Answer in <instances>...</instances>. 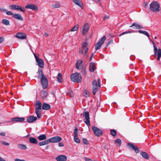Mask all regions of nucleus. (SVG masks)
<instances>
[{
    "label": "nucleus",
    "mask_w": 161,
    "mask_h": 161,
    "mask_svg": "<svg viewBox=\"0 0 161 161\" xmlns=\"http://www.w3.org/2000/svg\"><path fill=\"white\" fill-rule=\"evenodd\" d=\"M70 77L71 80L73 82L77 83H80L81 81V76L80 74L79 73H75L72 74Z\"/></svg>",
    "instance_id": "f257e3e1"
},
{
    "label": "nucleus",
    "mask_w": 161,
    "mask_h": 161,
    "mask_svg": "<svg viewBox=\"0 0 161 161\" xmlns=\"http://www.w3.org/2000/svg\"><path fill=\"white\" fill-rule=\"evenodd\" d=\"M150 8L153 12H157L160 10L159 4L157 2H153L150 5Z\"/></svg>",
    "instance_id": "f03ea898"
},
{
    "label": "nucleus",
    "mask_w": 161,
    "mask_h": 161,
    "mask_svg": "<svg viewBox=\"0 0 161 161\" xmlns=\"http://www.w3.org/2000/svg\"><path fill=\"white\" fill-rule=\"evenodd\" d=\"M92 130L96 136H100L102 135L103 132L102 130L98 128L93 126L92 127Z\"/></svg>",
    "instance_id": "7ed1b4c3"
},
{
    "label": "nucleus",
    "mask_w": 161,
    "mask_h": 161,
    "mask_svg": "<svg viewBox=\"0 0 161 161\" xmlns=\"http://www.w3.org/2000/svg\"><path fill=\"white\" fill-rule=\"evenodd\" d=\"M41 79V82L44 89L47 88L48 85V81L47 78L46 76H43Z\"/></svg>",
    "instance_id": "20e7f679"
},
{
    "label": "nucleus",
    "mask_w": 161,
    "mask_h": 161,
    "mask_svg": "<svg viewBox=\"0 0 161 161\" xmlns=\"http://www.w3.org/2000/svg\"><path fill=\"white\" fill-rule=\"evenodd\" d=\"M9 8L10 9L14 10H19L21 12H25V10L24 8H21L20 6L17 5H12L9 6Z\"/></svg>",
    "instance_id": "39448f33"
},
{
    "label": "nucleus",
    "mask_w": 161,
    "mask_h": 161,
    "mask_svg": "<svg viewBox=\"0 0 161 161\" xmlns=\"http://www.w3.org/2000/svg\"><path fill=\"white\" fill-rule=\"evenodd\" d=\"M88 43L86 42H84L82 44V48L79 51L80 54H82L83 53V51L85 52L84 55H85L86 53L87 52L88 48Z\"/></svg>",
    "instance_id": "423d86ee"
},
{
    "label": "nucleus",
    "mask_w": 161,
    "mask_h": 161,
    "mask_svg": "<svg viewBox=\"0 0 161 161\" xmlns=\"http://www.w3.org/2000/svg\"><path fill=\"white\" fill-rule=\"evenodd\" d=\"M89 29L88 24L86 23L82 27L81 32L82 35H85L88 32Z\"/></svg>",
    "instance_id": "0eeeda50"
},
{
    "label": "nucleus",
    "mask_w": 161,
    "mask_h": 161,
    "mask_svg": "<svg viewBox=\"0 0 161 161\" xmlns=\"http://www.w3.org/2000/svg\"><path fill=\"white\" fill-rule=\"evenodd\" d=\"M34 55L36 58V61L38 63V65L40 67H43L44 66V62L43 60L42 59L39 58L34 53Z\"/></svg>",
    "instance_id": "6e6552de"
},
{
    "label": "nucleus",
    "mask_w": 161,
    "mask_h": 161,
    "mask_svg": "<svg viewBox=\"0 0 161 161\" xmlns=\"http://www.w3.org/2000/svg\"><path fill=\"white\" fill-rule=\"evenodd\" d=\"M62 139V138L59 136H56L49 139V140L50 143H56L60 142Z\"/></svg>",
    "instance_id": "1a4fd4ad"
},
{
    "label": "nucleus",
    "mask_w": 161,
    "mask_h": 161,
    "mask_svg": "<svg viewBox=\"0 0 161 161\" xmlns=\"http://www.w3.org/2000/svg\"><path fill=\"white\" fill-rule=\"evenodd\" d=\"M92 92L94 95H95L96 93L98 91V85L96 80H94L92 82Z\"/></svg>",
    "instance_id": "9d476101"
},
{
    "label": "nucleus",
    "mask_w": 161,
    "mask_h": 161,
    "mask_svg": "<svg viewBox=\"0 0 161 161\" xmlns=\"http://www.w3.org/2000/svg\"><path fill=\"white\" fill-rule=\"evenodd\" d=\"M127 145L130 148H132L135 150L136 153H139L140 152V151L136 145L130 143H127Z\"/></svg>",
    "instance_id": "9b49d317"
},
{
    "label": "nucleus",
    "mask_w": 161,
    "mask_h": 161,
    "mask_svg": "<svg viewBox=\"0 0 161 161\" xmlns=\"http://www.w3.org/2000/svg\"><path fill=\"white\" fill-rule=\"evenodd\" d=\"M83 116L85 117V118L86 121H85V123L88 126L90 125V118L89 116V113L87 111H86L83 114Z\"/></svg>",
    "instance_id": "f8f14e48"
},
{
    "label": "nucleus",
    "mask_w": 161,
    "mask_h": 161,
    "mask_svg": "<svg viewBox=\"0 0 161 161\" xmlns=\"http://www.w3.org/2000/svg\"><path fill=\"white\" fill-rule=\"evenodd\" d=\"M18 39L21 40H24L26 39V35L25 33L22 32L18 33L15 36Z\"/></svg>",
    "instance_id": "ddd939ff"
},
{
    "label": "nucleus",
    "mask_w": 161,
    "mask_h": 161,
    "mask_svg": "<svg viewBox=\"0 0 161 161\" xmlns=\"http://www.w3.org/2000/svg\"><path fill=\"white\" fill-rule=\"evenodd\" d=\"M57 161H66L67 160L66 156L64 155H60L55 158Z\"/></svg>",
    "instance_id": "4468645a"
},
{
    "label": "nucleus",
    "mask_w": 161,
    "mask_h": 161,
    "mask_svg": "<svg viewBox=\"0 0 161 161\" xmlns=\"http://www.w3.org/2000/svg\"><path fill=\"white\" fill-rule=\"evenodd\" d=\"M11 120L13 122H22L25 120V119L24 117H16L12 118Z\"/></svg>",
    "instance_id": "2eb2a0df"
},
{
    "label": "nucleus",
    "mask_w": 161,
    "mask_h": 161,
    "mask_svg": "<svg viewBox=\"0 0 161 161\" xmlns=\"http://www.w3.org/2000/svg\"><path fill=\"white\" fill-rule=\"evenodd\" d=\"M25 8L31 9L37 11L38 10V8L35 5L32 4H28L25 6Z\"/></svg>",
    "instance_id": "dca6fc26"
},
{
    "label": "nucleus",
    "mask_w": 161,
    "mask_h": 161,
    "mask_svg": "<svg viewBox=\"0 0 161 161\" xmlns=\"http://www.w3.org/2000/svg\"><path fill=\"white\" fill-rule=\"evenodd\" d=\"M37 119V118L34 116H30L27 119V121L29 123H31L36 121Z\"/></svg>",
    "instance_id": "f3484780"
},
{
    "label": "nucleus",
    "mask_w": 161,
    "mask_h": 161,
    "mask_svg": "<svg viewBox=\"0 0 161 161\" xmlns=\"http://www.w3.org/2000/svg\"><path fill=\"white\" fill-rule=\"evenodd\" d=\"M154 51V54L155 57L157 56L158 57L157 58V60L158 61H159L160 60V58L161 57V49L160 48H158V50L157 49V50H156Z\"/></svg>",
    "instance_id": "a211bd4d"
},
{
    "label": "nucleus",
    "mask_w": 161,
    "mask_h": 161,
    "mask_svg": "<svg viewBox=\"0 0 161 161\" xmlns=\"http://www.w3.org/2000/svg\"><path fill=\"white\" fill-rule=\"evenodd\" d=\"M104 41H100L95 45V48L96 50H98L100 48L102 45L103 44Z\"/></svg>",
    "instance_id": "6ab92c4d"
},
{
    "label": "nucleus",
    "mask_w": 161,
    "mask_h": 161,
    "mask_svg": "<svg viewBox=\"0 0 161 161\" xmlns=\"http://www.w3.org/2000/svg\"><path fill=\"white\" fill-rule=\"evenodd\" d=\"M48 93L46 91L43 90L41 92V98L43 99H46V97L48 95Z\"/></svg>",
    "instance_id": "aec40b11"
},
{
    "label": "nucleus",
    "mask_w": 161,
    "mask_h": 161,
    "mask_svg": "<svg viewBox=\"0 0 161 161\" xmlns=\"http://www.w3.org/2000/svg\"><path fill=\"white\" fill-rule=\"evenodd\" d=\"M133 26L135 27L134 28L137 29H140L143 28V27L142 25L137 23H133L130 27H131Z\"/></svg>",
    "instance_id": "412c9836"
},
{
    "label": "nucleus",
    "mask_w": 161,
    "mask_h": 161,
    "mask_svg": "<svg viewBox=\"0 0 161 161\" xmlns=\"http://www.w3.org/2000/svg\"><path fill=\"white\" fill-rule=\"evenodd\" d=\"M83 61L82 60H78L76 64V67L77 69H80V68L82 66V63Z\"/></svg>",
    "instance_id": "4be33fe9"
},
{
    "label": "nucleus",
    "mask_w": 161,
    "mask_h": 161,
    "mask_svg": "<svg viewBox=\"0 0 161 161\" xmlns=\"http://www.w3.org/2000/svg\"><path fill=\"white\" fill-rule=\"evenodd\" d=\"M43 76H45L43 75L42 72V70L41 68H39L38 71V78L39 79H41Z\"/></svg>",
    "instance_id": "5701e85b"
},
{
    "label": "nucleus",
    "mask_w": 161,
    "mask_h": 161,
    "mask_svg": "<svg viewBox=\"0 0 161 161\" xmlns=\"http://www.w3.org/2000/svg\"><path fill=\"white\" fill-rule=\"evenodd\" d=\"M51 6L53 8H59L61 7L60 3L58 2H56L51 4Z\"/></svg>",
    "instance_id": "b1692460"
},
{
    "label": "nucleus",
    "mask_w": 161,
    "mask_h": 161,
    "mask_svg": "<svg viewBox=\"0 0 161 161\" xmlns=\"http://www.w3.org/2000/svg\"><path fill=\"white\" fill-rule=\"evenodd\" d=\"M96 69L95 64L93 62H91L90 64V71L91 72H94Z\"/></svg>",
    "instance_id": "393cba45"
},
{
    "label": "nucleus",
    "mask_w": 161,
    "mask_h": 161,
    "mask_svg": "<svg viewBox=\"0 0 161 161\" xmlns=\"http://www.w3.org/2000/svg\"><path fill=\"white\" fill-rule=\"evenodd\" d=\"M29 140L30 142L32 144H36L38 143V141L37 139L33 137H30L29 138Z\"/></svg>",
    "instance_id": "a878e982"
},
{
    "label": "nucleus",
    "mask_w": 161,
    "mask_h": 161,
    "mask_svg": "<svg viewBox=\"0 0 161 161\" xmlns=\"http://www.w3.org/2000/svg\"><path fill=\"white\" fill-rule=\"evenodd\" d=\"M140 154L142 157L146 159H148L149 158V156L148 154L145 152L142 151L140 153Z\"/></svg>",
    "instance_id": "bb28decb"
},
{
    "label": "nucleus",
    "mask_w": 161,
    "mask_h": 161,
    "mask_svg": "<svg viewBox=\"0 0 161 161\" xmlns=\"http://www.w3.org/2000/svg\"><path fill=\"white\" fill-rule=\"evenodd\" d=\"M51 108L50 106L48 104L44 103L42 106V108L43 109L46 110H48Z\"/></svg>",
    "instance_id": "cd10ccee"
},
{
    "label": "nucleus",
    "mask_w": 161,
    "mask_h": 161,
    "mask_svg": "<svg viewBox=\"0 0 161 161\" xmlns=\"http://www.w3.org/2000/svg\"><path fill=\"white\" fill-rule=\"evenodd\" d=\"M50 143L49 139L46 140H45L40 142L38 143V145L39 146H43Z\"/></svg>",
    "instance_id": "c85d7f7f"
},
{
    "label": "nucleus",
    "mask_w": 161,
    "mask_h": 161,
    "mask_svg": "<svg viewBox=\"0 0 161 161\" xmlns=\"http://www.w3.org/2000/svg\"><path fill=\"white\" fill-rule=\"evenodd\" d=\"M13 17L18 20H22L23 18L21 15L19 14H16L14 15Z\"/></svg>",
    "instance_id": "c756f323"
},
{
    "label": "nucleus",
    "mask_w": 161,
    "mask_h": 161,
    "mask_svg": "<svg viewBox=\"0 0 161 161\" xmlns=\"http://www.w3.org/2000/svg\"><path fill=\"white\" fill-rule=\"evenodd\" d=\"M36 108L41 109L42 104L41 102L39 101H37L36 103Z\"/></svg>",
    "instance_id": "7c9ffc66"
},
{
    "label": "nucleus",
    "mask_w": 161,
    "mask_h": 161,
    "mask_svg": "<svg viewBox=\"0 0 161 161\" xmlns=\"http://www.w3.org/2000/svg\"><path fill=\"white\" fill-rule=\"evenodd\" d=\"M18 147L21 150H25L27 149L26 146L23 144H19L18 145Z\"/></svg>",
    "instance_id": "2f4dec72"
},
{
    "label": "nucleus",
    "mask_w": 161,
    "mask_h": 161,
    "mask_svg": "<svg viewBox=\"0 0 161 161\" xmlns=\"http://www.w3.org/2000/svg\"><path fill=\"white\" fill-rule=\"evenodd\" d=\"M73 1L75 4L80 7H81L82 3L80 0H73Z\"/></svg>",
    "instance_id": "473e14b6"
},
{
    "label": "nucleus",
    "mask_w": 161,
    "mask_h": 161,
    "mask_svg": "<svg viewBox=\"0 0 161 161\" xmlns=\"http://www.w3.org/2000/svg\"><path fill=\"white\" fill-rule=\"evenodd\" d=\"M37 138L39 140L42 141L46 139L47 137L45 134H42L38 136Z\"/></svg>",
    "instance_id": "72a5a7b5"
},
{
    "label": "nucleus",
    "mask_w": 161,
    "mask_h": 161,
    "mask_svg": "<svg viewBox=\"0 0 161 161\" xmlns=\"http://www.w3.org/2000/svg\"><path fill=\"white\" fill-rule=\"evenodd\" d=\"M40 110L41 109L35 108V113L36 114L37 117L38 118H40L41 117V111Z\"/></svg>",
    "instance_id": "f704fd0d"
},
{
    "label": "nucleus",
    "mask_w": 161,
    "mask_h": 161,
    "mask_svg": "<svg viewBox=\"0 0 161 161\" xmlns=\"http://www.w3.org/2000/svg\"><path fill=\"white\" fill-rule=\"evenodd\" d=\"M2 22L3 24L6 25H10L9 21L6 19H3L2 20Z\"/></svg>",
    "instance_id": "c9c22d12"
},
{
    "label": "nucleus",
    "mask_w": 161,
    "mask_h": 161,
    "mask_svg": "<svg viewBox=\"0 0 161 161\" xmlns=\"http://www.w3.org/2000/svg\"><path fill=\"white\" fill-rule=\"evenodd\" d=\"M66 94L70 97L74 96V94L73 91L69 89L66 92Z\"/></svg>",
    "instance_id": "e433bc0d"
},
{
    "label": "nucleus",
    "mask_w": 161,
    "mask_h": 161,
    "mask_svg": "<svg viewBox=\"0 0 161 161\" xmlns=\"http://www.w3.org/2000/svg\"><path fill=\"white\" fill-rule=\"evenodd\" d=\"M57 80L58 82H62V75L60 73H58V75Z\"/></svg>",
    "instance_id": "4c0bfd02"
},
{
    "label": "nucleus",
    "mask_w": 161,
    "mask_h": 161,
    "mask_svg": "<svg viewBox=\"0 0 161 161\" xmlns=\"http://www.w3.org/2000/svg\"><path fill=\"white\" fill-rule=\"evenodd\" d=\"M79 28V25H76L74 27H73L70 31V32L75 31H77Z\"/></svg>",
    "instance_id": "58836bf2"
},
{
    "label": "nucleus",
    "mask_w": 161,
    "mask_h": 161,
    "mask_svg": "<svg viewBox=\"0 0 161 161\" xmlns=\"http://www.w3.org/2000/svg\"><path fill=\"white\" fill-rule=\"evenodd\" d=\"M138 32L140 33H142L145 35H146L148 37H149V35L148 33L146 31H143L142 30H139L138 31Z\"/></svg>",
    "instance_id": "ea45409f"
},
{
    "label": "nucleus",
    "mask_w": 161,
    "mask_h": 161,
    "mask_svg": "<svg viewBox=\"0 0 161 161\" xmlns=\"http://www.w3.org/2000/svg\"><path fill=\"white\" fill-rule=\"evenodd\" d=\"M111 134L113 136H115L117 134V132L114 129L111 130H110Z\"/></svg>",
    "instance_id": "a19ab883"
},
{
    "label": "nucleus",
    "mask_w": 161,
    "mask_h": 161,
    "mask_svg": "<svg viewBox=\"0 0 161 161\" xmlns=\"http://www.w3.org/2000/svg\"><path fill=\"white\" fill-rule=\"evenodd\" d=\"M74 141L77 143H80V140L78 138L77 136H74Z\"/></svg>",
    "instance_id": "79ce46f5"
},
{
    "label": "nucleus",
    "mask_w": 161,
    "mask_h": 161,
    "mask_svg": "<svg viewBox=\"0 0 161 161\" xmlns=\"http://www.w3.org/2000/svg\"><path fill=\"white\" fill-rule=\"evenodd\" d=\"M115 142L116 143H118L119 146H120L121 144V140L119 139H116L115 141Z\"/></svg>",
    "instance_id": "37998d69"
},
{
    "label": "nucleus",
    "mask_w": 161,
    "mask_h": 161,
    "mask_svg": "<svg viewBox=\"0 0 161 161\" xmlns=\"http://www.w3.org/2000/svg\"><path fill=\"white\" fill-rule=\"evenodd\" d=\"M81 72L83 75L86 76V69L85 68L82 69L81 71Z\"/></svg>",
    "instance_id": "c03bdc74"
},
{
    "label": "nucleus",
    "mask_w": 161,
    "mask_h": 161,
    "mask_svg": "<svg viewBox=\"0 0 161 161\" xmlns=\"http://www.w3.org/2000/svg\"><path fill=\"white\" fill-rule=\"evenodd\" d=\"M78 134V129L75 128L74 131V136H77Z\"/></svg>",
    "instance_id": "a18cd8bd"
},
{
    "label": "nucleus",
    "mask_w": 161,
    "mask_h": 161,
    "mask_svg": "<svg viewBox=\"0 0 161 161\" xmlns=\"http://www.w3.org/2000/svg\"><path fill=\"white\" fill-rule=\"evenodd\" d=\"M83 143L87 145L88 144V142L87 139L83 138Z\"/></svg>",
    "instance_id": "49530a36"
},
{
    "label": "nucleus",
    "mask_w": 161,
    "mask_h": 161,
    "mask_svg": "<svg viewBox=\"0 0 161 161\" xmlns=\"http://www.w3.org/2000/svg\"><path fill=\"white\" fill-rule=\"evenodd\" d=\"M84 95L85 97H87L89 96V92L85 90L84 92Z\"/></svg>",
    "instance_id": "de8ad7c7"
},
{
    "label": "nucleus",
    "mask_w": 161,
    "mask_h": 161,
    "mask_svg": "<svg viewBox=\"0 0 161 161\" xmlns=\"http://www.w3.org/2000/svg\"><path fill=\"white\" fill-rule=\"evenodd\" d=\"M131 32V31H125V32H124L122 33H121L120 35V36H122L123 35H124V34H128V33H130Z\"/></svg>",
    "instance_id": "09e8293b"
},
{
    "label": "nucleus",
    "mask_w": 161,
    "mask_h": 161,
    "mask_svg": "<svg viewBox=\"0 0 161 161\" xmlns=\"http://www.w3.org/2000/svg\"><path fill=\"white\" fill-rule=\"evenodd\" d=\"M153 42V45L154 47V51H155L156 50H157V47L156 46L155 43V42H153V41H152Z\"/></svg>",
    "instance_id": "8fccbe9b"
},
{
    "label": "nucleus",
    "mask_w": 161,
    "mask_h": 161,
    "mask_svg": "<svg viewBox=\"0 0 161 161\" xmlns=\"http://www.w3.org/2000/svg\"><path fill=\"white\" fill-rule=\"evenodd\" d=\"M2 144L5 146H9V143H8L7 142H2Z\"/></svg>",
    "instance_id": "3c124183"
},
{
    "label": "nucleus",
    "mask_w": 161,
    "mask_h": 161,
    "mask_svg": "<svg viewBox=\"0 0 161 161\" xmlns=\"http://www.w3.org/2000/svg\"><path fill=\"white\" fill-rule=\"evenodd\" d=\"M84 159L86 161H92V160L90 158H87L86 157H84Z\"/></svg>",
    "instance_id": "603ef678"
},
{
    "label": "nucleus",
    "mask_w": 161,
    "mask_h": 161,
    "mask_svg": "<svg viewBox=\"0 0 161 161\" xmlns=\"http://www.w3.org/2000/svg\"><path fill=\"white\" fill-rule=\"evenodd\" d=\"M0 11L1 12H5L7 11V10L5 9V8H0Z\"/></svg>",
    "instance_id": "864d4df0"
},
{
    "label": "nucleus",
    "mask_w": 161,
    "mask_h": 161,
    "mask_svg": "<svg viewBox=\"0 0 161 161\" xmlns=\"http://www.w3.org/2000/svg\"><path fill=\"white\" fill-rule=\"evenodd\" d=\"M112 42L113 41H109V42L107 43L106 46L105 48H106L110 44H112Z\"/></svg>",
    "instance_id": "5fc2aeb1"
},
{
    "label": "nucleus",
    "mask_w": 161,
    "mask_h": 161,
    "mask_svg": "<svg viewBox=\"0 0 161 161\" xmlns=\"http://www.w3.org/2000/svg\"><path fill=\"white\" fill-rule=\"evenodd\" d=\"M6 14L8 15H13V13L11 11H8L6 13Z\"/></svg>",
    "instance_id": "6e6d98bb"
},
{
    "label": "nucleus",
    "mask_w": 161,
    "mask_h": 161,
    "mask_svg": "<svg viewBox=\"0 0 161 161\" xmlns=\"http://www.w3.org/2000/svg\"><path fill=\"white\" fill-rule=\"evenodd\" d=\"M59 147H63L64 146V144L62 142H60L58 144Z\"/></svg>",
    "instance_id": "4d7b16f0"
},
{
    "label": "nucleus",
    "mask_w": 161,
    "mask_h": 161,
    "mask_svg": "<svg viewBox=\"0 0 161 161\" xmlns=\"http://www.w3.org/2000/svg\"><path fill=\"white\" fill-rule=\"evenodd\" d=\"M15 161H26L24 159H20L19 158H15Z\"/></svg>",
    "instance_id": "13d9d810"
},
{
    "label": "nucleus",
    "mask_w": 161,
    "mask_h": 161,
    "mask_svg": "<svg viewBox=\"0 0 161 161\" xmlns=\"http://www.w3.org/2000/svg\"><path fill=\"white\" fill-rule=\"evenodd\" d=\"M100 81H101V80L100 79H98L97 81H98V87H101V85H100Z\"/></svg>",
    "instance_id": "bf43d9fd"
},
{
    "label": "nucleus",
    "mask_w": 161,
    "mask_h": 161,
    "mask_svg": "<svg viewBox=\"0 0 161 161\" xmlns=\"http://www.w3.org/2000/svg\"><path fill=\"white\" fill-rule=\"evenodd\" d=\"M148 6V4L147 3L144 2V6L145 7V8H146Z\"/></svg>",
    "instance_id": "052dcab7"
},
{
    "label": "nucleus",
    "mask_w": 161,
    "mask_h": 161,
    "mask_svg": "<svg viewBox=\"0 0 161 161\" xmlns=\"http://www.w3.org/2000/svg\"><path fill=\"white\" fill-rule=\"evenodd\" d=\"M106 39V37L105 36H103L100 39V40L103 41L105 40Z\"/></svg>",
    "instance_id": "680f3d73"
},
{
    "label": "nucleus",
    "mask_w": 161,
    "mask_h": 161,
    "mask_svg": "<svg viewBox=\"0 0 161 161\" xmlns=\"http://www.w3.org/2000/svg\"><path fill=\"white\" fill-rule=\"evenodd\" d=\"M0 135L2 136H4L5 135V133L4 132L0 133Z\"/></svg>",
    "instance_id": "e2e57ef3"
},
{
    "label": "nucleus",
    "mask_w": 161,
    "mask_h": 161,
    "mask_svg": "<svg viewBox=\"0 0 161 161\" xmlns=\"http://www.w3.org/2000/svg\"><path fill=\"white\" fill-rule=\"evenodd\" d=\"M109 17L108 16L105 15L104 17H103V19H106L108 18Z\"/></svg>",
    "instance_id": "0e129e2a"
},
{
    "label": "nucleus",
    "mask_w": 161,
    "mask_h": 161,
    "mask_svg": "<svg viewBox=\"0 0 161 161\" xmlns=\"http://www.w3.org/2000/svg\"><path fill=\"white\" fill-rule=\"evenodd\" d=\"M0 161H6L0 156Z\"/></svg>",
    "instance_id": "69168bd1"
},
{
    "label": "nucleus",
    "mask_w": 161,
    "mask_h": 161,
    "mask_svg": "<svg viewBox=\"0 0 161 161\" xmlns=\"http://www.w3.org/2000/svg\"><path fill=\"white\" fill-rule=\"evenodd\" d=\"M4 38L3 37H0V40H3L4 39Z\"/></svg>",
    "instance_id": "338daca9"
},
{
    "label": "nucleus",
    "mask_w": 161,
    "mask_h": 161,
    "mask_svg": "<svg viewBox=\"0 0 161 161\" xmlns=\"http://www.w3.org/2000/svg\"><path fill=\"white\" fill-rule=\"evenodd\" d=\"M93 54H92L90 58V61H91V59L93 57Z\"/></svg>",
    "instance_id": "774afa93"
}]
</instances>
